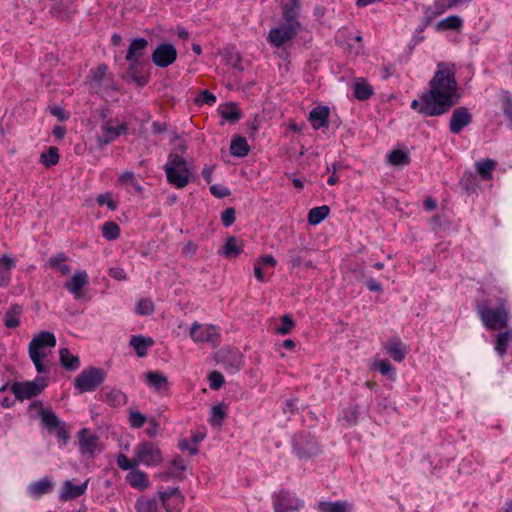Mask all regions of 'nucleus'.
Listing matches in <instances>:
<instances>
[{
    "mask_svg": "<svg viewBox=\"0 0 512 512\" xmlns=\"http://www.w3.org/2000/svg\"><path fill=\"white\" fill-rule=\"evenodd\" d=\"M290 263H291V269H294V268L302 265L304 263V260L300 255H298L294 252H291L290 253Z\"/></svg>",
    "mask_w": 512,
    "mask_h": 512,
    "instance_id": "obj_64",
    "label": "nucleus"
},
{
    "mask_svg": "<svg viewBox=\"0 0 512 512\" xmlns=\"http://www.w3.org/2000/svg\"><path fill=\"white\" fill-rule=\"evenodd\" d=\"M190 337L196 344L210 343L216 345L219 341L220 333L215 325L194 322L190 327Z\"/></svg>",
    "mask_w": 512,
    "mask_h": 512,
    "instance_id": "obj_9",
    "label": "nucleus"
},
{
    "mask_svg": "<svg viewBox=\"0 0 512 512\" xmlns=\"http://www.w3.org/2000/svg\"><path fill=\"white\" fill-rule=\"evenodd\" d=\"M68 257L64 253L53 255L48 260L50 268L57 270L61 275L65 276L71 272V267L67 263Z\"/></svg>",
    "mask_w": 512,
    "mask_h": 512,
    "instance_id": "obj_30",
    "label": "nucleus"
},
{
    "mask_svg": "<svg viewBox=\"0 0 512 512\" xmlns=\"http://www.w3.org/2000/svg\"><path fill=\"white\" fill-rule=\"evenodd\" d=\"M117 465L120 469L125 471H131L134 468H137L138 465L135 462L134 454L132 458L129 459L125 454H119L116 459Z\"/></svg>",
    "mask_w": 512,
    "mask_h": 512,
    "instance_id": "obj_50",
    "label": "nucleus"
},
{
    "mask_svg": "<svg viewBox=\"0 0 512 512\" xmlns=\"http://www.w3.org/2000/svg\"><path fill=\"white\" fill-rule=\"evenodd\" d=\"M52 431L55 432L59 442L61 445H66L68 443V440L70 438L69 431L67 429L66 424L63 422L58 427L53 429Z\"/></svg>",
    "mask_w": 512,
    "mask_h": 512,
    "instance_id": "obj_56",
    "label": "nucleus"
},
{
    "mask_svg": "<svg viewBox=\"0 0 512 512\" xmlns=\"http://www.w3.org/2000/svg\"><path fill=\"white\" fill-rule=\"evenodd\" d=\"M126 482L134 489L144 491L151 485L149 476L139 467L132 469L125 477Z\"/></svg>",
    "mask_w": 512,
    "mask_h": 512,
    "instance_id": "obj_19",
    "label": "nucleus"
},
{
    "mask_svg": "<svg viewBox=\"0 0 512 512\" xmlns=\"http://www.w3.org/2000/svg\"><path fill=\"white\" fill-rule=\"evenodd\" d=\"M15 266V261L8 256L0 258V285L6 286L10 280V271Z\"/></svg>",
    "mask_w": 512,
    "mask_h": 512,
    "instance_id": "obj_37",
    "label": "nucleus"
},
{
    "mask_svg": "<svg viewBox=\"0 0 512 512\" xmlns=\"http://www.w3.org/2000/svg\"><path fill=\"white\" fill-rule=\"evenodd\" d=\"M154 311L153 302L150 299L144 298L138 301L136 312L139 315H150Z\"/></svg>",
    "mask_w": 512,
    "mask_h": 512,
    "instance_id": "obj_53",
    "label": "nucleus"
},
{
    "mask_svg": "<svg viewBox=\"0 0 512 512\" xmlns=\"http://www.w3.org/2000/svg\"><path fill=\"white\" fill-rule=\"evenodd\" d=\"M79 451L82 456L94 458L102 451L99 437L89 429H82L78 434Z\"/></svg>",
    "mask_w": 512,
    "mask_h": 512,
    "instance_id": "obj_11",
    "label": "nucleus"
},
{
    "mask_svg": "<svg viewBox=\"0 0 512 512\" xmlns=\"http://www.w3.org/2000/svg\"><path fill=\"white\" fill-rule=\"evenodd\" d=\"M388 162L391 165L403 166L409 163V156L402 150H394L388 154Z\"/></svg>",
    "mask_w": 512,
    "mask_h": 512,
    "instance_id": "obj_47",
    "label": "nucleus"
},
{
    "mask_svg": "<svg viewBox=\"0 0 512 512\" xmlns=\"http://www.w3.org/2000/svg\"><path fill=\"white\" fill-rule=\"evenodd\" d=\"M133 454L138 467H157L164 460L159 444L148 440L138 442L133 448Z\"/></svg>",
    "mask_w": 512,
    "mask_h": 512,
    "instance_id": "obj_6",
    "label": "nucleus"
},
{
    "mask_svg": "<svg viewBox=\"0 0 512 512\" xmlns=\"http://www.w3.org/2000/svg\"><path fill=\"white\" fill-rule=\"evenodd\" d=\"M177 59V50L170 43L158 45L152 53V61L159 68L172 65Z\"/></svg>",
    "mask_w": 512,
    "mask_h": 512,
    "instance_id": "obj_13",
    "label": "nucleus"
},
{
    "mask_svg": "<svg viewBox=\"0 0 512 512\" xmlns=\"http://www.w3.org/2000/svg\"><path fill=\"white\" fill-rule=\"evenodd\" d=\"M196 100L199 103L213 105L216 102V96L210 93L208 90H203L200 92Z\"/></svg>",
    "mask_w": 512,
    "mask_h": 512,
    "instance_id": "obj_61",
    "label": "nucleus"
},
{
    "mask_svg": "<svg viewBox=\"0 0 512 512\" xmlns=\"http://www.w3.org/2000/svg\"><path fill=\"white\" fill-rule=\"evenodd\" d=\"M89 283V277L86 271L77 270L69 281L65 283V288L74 296L76 300L82 298V288Z\"/></svg>",
    "mask_w": 512,
    "mask_h": 512,
    "instance_id": "obj_16",
    "label": "nucleus"
},
{
    "mask_svg": "<svg viewBox=\"0 0 512 512\" xmlns=\"http://www.w3.org/2000/svg\"><path fill=\"white\" fill-rule=\"evenodd\" d=\"M494 167H495V163L490 159L482 160L480 162H477V164H476L478 173L485 180L491 178L492 171L494 170Z\"/></svg>",
    "mask_w": 512,
    "mask_h": 512,
    "instance_id": "obj_48",
    "label": "nucleus"
},
{
    "mask_svg": "<svg viewBox=\"0 0 512 512\" xmlns=\"http://www.w3.org/2000/svg\"><path fill=\"white\" fill-rule=\"evenodd\" d=\"M39 415L41 418L42 423L50 430L52 431L56 427H58L62 421L57 417V415L49 409L41 408L39 411Z\"/></svg>",
    "mask_w": 512,
    "mask_h": 512,
    "instance_id": "obj_38",
    "label": "nucleus"
},
{
    "mask_svg": "<svg viewBox=\"0 0 512 512\" xmlns=\"http://www.w3.org/2000/svg\"><path fill=\"white\" fill-rule=\"evenodd\" d=\"M384 350L396 362L403 361L408 352L405 344L397 337L389 339L384 345Z\"/></svg>",
    "mask_w": 512,
    "mask_h": 512,
    "instance_id": "obj_20",
    "label": "nucleus"
},
{
    "mask_svg": "<svg viewBox=\"0 0 512 512\" xmlns=\"http://www.w3.org/2000/svg\"><path fill=\"white\" fill-rule=\"evenodd\" d=\"M329 214V207L326 205L314 207L309 211L308 221L311 225H318Z\"/></svg>",
    "mask_w": 512,
    "mask_h": 512,
    "instance_id": "obj_41",
    "label": "nucleus"
},
{
    "mask_svg": "<svg viewBox=\"0 0 512 512\" xmlns=\"http://www.w3.org/2000/svg\"><path fill=\"white\" fill-rule=\"evenodd\" d=\"M149 427L146 429V434L149 437H155L159 433V425L155 419L148 420Z\"/></svg>",
    "mask_w": 512,
    "mask_h": 512,
    "instance_id": "obj_62",
    "label": "nucleus"
},
{
    "mask_svg": "<svg viewBox=\"0 0 512 512\" xmlns=\"http://www.w3.org/2000/svg\"><path fill=\"white\" fill-rule=\"evenodd\" d=\"M102 235L109 241L115 240L120 235V228L112 221L106 222L102 226Z\"/></svg>",
    "mask_w": 512,
    "mask_h": 512,
    "instance_id": "obj_46",
    "label": "nucleus"
},
{
    "mask_svg": "<svg viewBox=\"0 0 512 512\" xmlns=\"http://www.w3.org/2000/svg\"><path fill=\"white\" fill-rule=\"evenodd\" d=\"M47 386L46 379L36 377L32 381H16L10 385V391L19 401H24L38 396Z\"/></svg>",
    "mask_w": 512,
    "mask_h": 512,
    "instance_id": "obj_7",
    "label": "nucleus"
},
{
    "mask_svg": "<svg viewBox=\"0 0 512 512\" xmlns=\"http://www.w3.org/2000/svg\"><path fill=\"white\" fill-rule=\"evenodd\" d=\"M149 419L147 417L136 410L129 411V424L133 428H141Z\"/></svg>",
    "mask_w": 512,
    "mask_h": 512,
    "instance_id": "obj_51",
    "label": "nucleus"
},
{
    "mask_svg": "<svg viewBox=\"0 0 512 512\" xmlns=\"http://www.w3.org/2000/svg\"><path fill=\"white\" fill-rule=\"evenodd\" d=\"M105 401L113 407H119L126 404L127 396L119 389H111L106 393Z\"/></svg>",
    "mask_w": 512,
    "mask_h": 512,
    "instance_id": "obj_42",
    "label": "nucleus"
},
{
    "mask_svg": "<svg viewBox=\"0 0 512 512\" xmlns=\"http://www.w3.org/2000/svg\"><path fill=\"white\" fill-rule=\"evenodd\" d=\"M22 307L19 305H11L4 316V324L7 328H16L20 324V316Z\"/></svg>",
    "mask_w": 512,
    "mask_h": 512,
    "instance_id": "obj_36",
    "label": "nucleus"
},
{
    "mask_svg": "<svg viewBox=\"0 0 512 512\" xmlns=\"http://www.w3.org/2000/svg\"><path fill=\"white\" fill-rule=\"evenodd\" d=\"M106 378V373L100 368L84 369L74 381L75 388L79 393L95 390Z\"/></svg>",
    "mask_w": 512,
    "mask_h": 512,
    "instance_id": "obj_8",
    "label": "nucleus"
},
{
    "mask_svg": "<svg viewBox=\"0 0 512 512\" xmlns=\"http://www.w3.org/2000/svg\"><path fill=\"white\" fill-rule=\"evenodd\" d=\"M210 192L217 198H225L230 195V190L221 184L211 185Z\"/></svg>",
    "mask_w": 512,
    "mask_h": 512,
    "instance_id": "obj_58",
    "label": "nucleus"
},
{
    "mask_svg": "<svg viewBox=\"0 0 512 512\" xmlns=\"http://www.w3.org/2000/svg\"><path fill=\"white\" fill-rule=\"evenodd\" d=\"M461 98L455 78L454 65L439 63L429 82V90L420 99H415L411 107L425 116H439L450 110Z\"/></svg>",
    "mask_w": 512,
    "mask_h": 512,
    "instance_id": "obj_1",
    "label": "nucleus"
},
{
    "mask_svg": "<svg viewBox=\"0 0 512 512\" xmlns=\"http://www.w3.org/2000/svg\"><path fill=\"white\" fill-rule=\"evenodd\" d=\"M89 479H87L85 482H83L80 485L74 484L71 480H66L63 483V486L61 488V492L59 495V498L61 501H69L76 499L83 495L88 487Z\"/></svg>",
    "mask_w": 512,
    "mask_h": 512,
    "instance_id": "obj_17",
    "label": "nucleus"
},
{
    "mask_svg": "<svg viewBox=\"0 0 512 512\" xmlns=\"http://www.w3.org/2000/svg\"><path fill=\"white\" fill-rule=\"evenodd\" d=\"M147 386L155 392H165L169 389L168 378L160 371H148L144 375Z\"/></svg>",
    "mask_w": 512,
    "mask_h": 512,
    "instance_id": "obj_18",
    "label": "nucleus"
},
{
    "mask_svg": "<svg viewBox=\"0 0 512 512\" xmlns=\"http://www.w3.org/2000/svg\"><path fill=\"white\" fill-rule=\"evenodd\" d=\"M294 326L293 320L289 316L281 318V324L276 328V332L280 335H285L291 331Z\"/></svg>",
    "mask_w": 512,
    "mask_h": 512,
    "instance_id": "obj_57",
    "label": "nucleus"
},
{
    "mask_svg": "<svg viewBox=\"0 0 512 512\" xmlns=\"http://www.w3.org/2000/svg\"><path fill=\"white\" fill-rule=\"evenodd\" d=\"M472 122V114L466 107H458L453 110L449 129L453 134H459L465 127Z\"/></svg>",
    "mask_w": 512,
    "mask_h": 512,
    "instance_id": "obj_15",
    "label": "nucleus"
},
{
    "mask_svg": "<svg viewBox=\"0 0 512 512\" xmlns=\"http://www.w3.org/2000/svg\"><path fill=\"white\" fill-rule=\"evenodd\" d=\"M476 310L483 326L489 330H501L509 324L510 309L502 296L496 297L495 302L490 298L479 302Z\"/></svg>",
    "mask_w": 512,
    "mask_h": 512,
    "instance_id": "obj_3",
    "label": "nucleus"
},
{
    "mask_svg": "<svg viewBox=\"0 0 512 512\" xmlns=\"http://www.w3.org/2000/svg\"><path fill=\"white\" fill-rule=\"evenodd\" d=\"M221 220L225 227H229L235 221V211L233 208H228L221 214Z\"/></svg>",
    "mask_w": 512,
    "mask_h": 512,
    "instance_id": "obj_60",
    "label": "nucleus"
},
{
    "mask_svg": "<svg viewBox=\"0 0 512 512\" xmlns=\"http://www.w3.org/2000/svg\"><path fill=\"white\" fill-rule=\"evenodd\" d=\"M158 497L167 512H178L183 504L184 497L176 487H169L158 492Z\"/></svg>",
    "mask_w": 512,
    "mask_h": 512,
    "instance_id": "obj_14",
    "label": "nucleus"
},
{
    "mask_svg": "<svg viewBox=\"0 0 512 512\" xmlns=\"http://www.w3.org/2000/svg\"><path fill=\"white\" fill-rule=\"evenodd\" d=\"M40 161L45 167L56 165L59 161L58 149L51 146L46 152L41 154Z\"/></svg>",
    "mask_w": 512,
    "mask_h": 512,
    "instance_id": "obj_45",
    "label": "nucleus"
},
{
    "mask_svg": "<svg viewBox=\"0 0 512 512\" xmlns=\"http://www.w3.org/2000/svg\"><path fill=\"white\" fill-rule=\"evenodd\" d=\"M298 15V1L289 0V2L283 6L281 22L269 32L268 40L272 45L275 47H281L298 34L301 29Z\"/></svg>",
    "mask_w": 512,
    "mask_h": 512,
    "instance_id": "obj_2",
    "label": "nucleus"
},
{
    "mask_svg": "<svg viewBox=\"0 0 512 512\" xmlns=\"http://www.w3.org/2000/svg\"><path fill=\"white\" fill-rule=\"evenodd\" d=\"M319 512H353L354 505L348 501H323L317 505Z\"/></svg>",
    "mask_w": 512,
    "mask_h": 512,
    "instance_id": "obj_23",
    "label": "nucleus"
},
{
    "mask_svg": "<svg viewBox=\"0 0 512 512\" xmlns=\"http://www.w3.org/2000/svg\"><path fill=\"white\" fill-rule=\"evenodd\" d=\"M185 469V464L181 459H174L169 465L168 473L172 477H181Z\"/></svg>",
    "mask_w": 512,
    "mask_h": 512,
    "instance_id": "obj_52",
    "label": "nucleus"
},
{
    "mask_svg": "<svg viewBox=\"0 0 512 512\" xmlns=\"http://www.w3.org/2000/svg\"><path fill=\"white\" fill-rule=\"evenodd\" d=\"M463 26V20L457 15H450L444 19H441L435 24V30L438 32L443 31H458Z\"/></svg>",
    "mask_w": 512,
    "mask_h": 512,
    "instance_id": "obj_29",
    "label": "nucleus"
},
{
    "mask_svg": "<svg viewBox=\"0 0 512 512\" xmlns=\"http://www.w3.org/2000/svg\"><path fill=\"white\" fill-rule=\"evenodd\" d=\"M135 509L137 512H159L156 499L140 498L136 501Z\"/></svg>",
    "mask_w": 512,
    "mask_h": 512,
    "instance_id": "obj_44",
    "label": "nucleus"
},
{
    "mask_svg": "<svg viewBox=\"0 0 512 512\" xmlns=\"http://www.w3.org/2000/svg\"><path fill=\"white\" fill-rule=\"evenodd\" d=\"M107 66L100 65L95 70L91 71L89 81L91 86L99 90L107 82Z\"/></svg>",
    "mask_w": 512,
    "mask_h": 512,
    "instance_id": "obj_33",
    "label": "nucleus"
},
{
    "mask_svg": "<svg viewBox=\"0 0 512 512\" xmlns=\"http://www.w3.org/2000/svg\"><path fill=\"white\" fill-rule=\"evenodd\" d=\"M243 248V241L231 236L225 241L221 253L226 258H234L243 252Z\"/></svg>",
    "mask_w": 512,
    "mask_h": 512,
    "instance_id": "obj_28",
    "label": "nucleus"
},
{
    "mask_svg": "<svg viewBox=\"0 0 512 512\" xmlns=\"http://www.w3.org/2000/svg\"><path fill=\"white\" fill-rule=\"evenodd\" d=\"M148 45V41L144 38L134 39L127 51L126 60L130 61V69L134 68V65L139 62V59L143 55V51Z\"/></svg>",
    "mask_w": 512,
    "mask_h": 512,
    "instance_id": "obj_21",
    "label": "nucleus"
},
{
    "mask_svg": "<svg viewBox=\"0 0 512 512\" xmlns=\"http://www.w3.org/2000/svg\"><path fill=\"white\" fill-rule=\"evenodd\" d=\"M373 368L377 369L382 375L390 376V377L392 375H394V368L386 360L376 361L373 364Z\"/></svg>",
    "mask_w": 512,
    "mask_h": 512,
    "instance_id": "obj_54",
    "label": "nucleus"
},
{
    "mask_svg": "<svg viewBox=\"0 0 512 512\" xmlns=\"http://www.w3.org/2000/svg\"><path fill=\"white\" fill-rule=\"evenodd\" d=\"M227 416V406L223 403L214 405L211 408L209 423L213 427H221Z\"/></svg>",
    "mask_w": 512,
    "mask_h": 512,
    "instance_id": "obj_34",
    "label": "nucleus"
},
{
    "mask_svg": "<svg viewBox=\"0 0 512 512\" xmlns=\"http://www.w3.org/2000/svg\"><path fill=\"white\" fill-rule=\"evenodd\" d=\"M303 505V501L289 491H280L273 495L274 512H296Z\"/></svg>",
    "mask_w": 512,
    "mask_h": 512,
    "instance_id": "obj_12",
    "label": "nucleus"
},
{
    "mask_svg": "<svg viewBox=\"0 0 512 512\" xmlns=\"http://www.w3.org/2000/svg\"><path fill=\"white\" fill-rule=\"evenodd\" d=\"M329 108L326 106H317L313 108L309 115V120L314 129H320L328 126Z\"/></svg>",
    "mask_w": 512,
    "mask_h": 512,
    "instance_id": "obj_24",
    "label": "nucleus"
},
{
    "mask_svg": "<svg viewBox=\"0 0 512 512\" xmlns=\"http://www.w3.org/2000/svg\"><path fill=\"white\" fill-rule=\"evenodd\" d=\"M129 344L139 357H144L147 355L148 349L154 345V340L151 337L133 335Z\"/></svg>",
    "mask_w": 512,
    "mask_h": 512,
    "instance_id": "obj_27",
    "label": "nucleus"
},
{
    "mask_svg": "<svg viewBox=\"0 0 512 512\" xmlns=\"http://www.w3.org/2000/svg\"><path fill=\"white\" fill-rule=\"evenodd\" d=\"M167 180L177 188L185 187L190 181V170L186 160L174 153L168 156L164 166Z\"/></svg>",
    "mask_w": 512,
    "mask_h": 512,
    "instance_id": "obj_5",
    "label": "nucleus"
},
{
    "mask_svg": "<svg viewBox=\"0 0 512 512\" xmlns=\"http://www.w3.org/2000/svg\"><path fill=\"white\" fill-rule=\"evenodd\" d=\"M52 490V482L44 477L38 481L31 482L27 486V494L30 498L39 499Z\"/></svg>",
    "mask_w": 512,
    "mask_h": 512,
    "instance_id": "obj_22",
    "label": "nucleus"
},
{
    "mask_svg": "<svg viewBox=\"0 0 512 512\" xmlns=\"http://www.w3.org/2000/svg\"><path fill=\"white\" fill-rule=\"evenodd\" d=\"M277 260L272 255H265L255 260L254 263V276L259 282H266L267 279L264 275V270L267 267H275Z\"/></svg>",
    "mask_w": 512,
    "mask_h": 512,
    "instance_id": "obj_26",
    "label": "nucleus"
},
{
    "mask_svg": "<svg viewBox=\"0 0 512 512\" xmlns=\"http://www.w3.org/2000/svg\"><path fill=\"white\" fill-rule=\"evenodd\" d=\"M56 346V337L53 333L44 331L33 337L29 343L28 353L39 374H49L51 363L49 356Z\"/></svg>",
    "mask_w": 512,
    "mask_h": 512,
    "instance_id": "obj_4",
    "label": "nucleus"
},
{
    "mask_svg": "<svg viewBox=\"0 0 512 512\" xmlns=\"http://www.w3.org/2000/svg\"><path fill=\"white\" fill-rule=\"evenodd\" d=\"M218 111L222 119L229 122H236L241 117L239 109L232 103L219 107Z\"/></svg>",
    "mask_w": 512,
    "mask_h": 512,
    "instance_id": "obj_43",
    "label": "nucleus"
},
{
    "mask_svg": "<svg viewBox=\"0 0 512 512\" xmlns=\"http://www.w3.org/2000/svg\"><path fill=\"white\" fill-rule=\"evenodd\" d=\"M230 151L233 156L244 157L249 152L247 140L244 137H236L232 140Z\"/></svg>",
    "mask_w": 512,
    "mask_h": 512,
    "instance_id": "obj_39",
    "label": "nucleus"
},
{
    "mask_svg": "<svg viewBox=\"0 0 512 512\" xmlns=\"http://www.w3.org/2000/svg\"><path fill=\"white\" fill-rule=\"evenodd\" d=\"M117 184L124 187L129 193L132 191L141 193L143 190V187L132 171H125L121 173L117 179Z\"/></svg>",
    "mask_w": 512,
    "mask_h": 512,
    "instance_id": "obj_25",
    "label": "nucleus"
},
{
    "mask_svg": "<svg viewBox=\"0 0 512 512\" xmlns=\"http://www.w3.org/2000/svg\"><path fill=\"white\" fill-rule=\"evenodd\" d=\"M109 274L112 278L119 280V281L126 279V274H125L124 270L121 268H118V267L111 268L109 271Z\"/></svg>",
    "mask_w": 512,
    "mask_h": 512,
    "instance_id": "obj_63",
    "label": "nucleus"
},
{
    "mask_svg": "<svg viewBox=\"0 0 512 512\" xmlns=\"http://www.w3.org/2000/svg\"><path fill=\"white\" fill-rule=\"evenodd\" d=\"M60 362L63 367L69 370H75L79 367V358L70 353L67 348H61L59 351Z\"/></svg>",
    "mask_w": 512,
    "mask_h": 512,
    "instance_id": "obj_40",
    "label": "nucleus"
},
{
    "mask_svg": "<svg viewBox=\"0 0 512 512\" xmlns=\"http://www.w3.org/2000/svg\"><path fill=\"white\" fill-rule=\"evenodd\" d=\"M221 360L231 370H239L242 366V357L238 351H221Z\"/></svg>",
    "mask_w": 512,
    "mask_h": 512,
    "instance_id": "obj_35",
    "label": "nucleus"
},
{
    "mask_svg": "<svg viewBox=\"0 0 512 512\" xmlns=\"http://www.w3.org/2000/svg\"><path fill=\"white\" fill-rule=\"evenodd\" d=\"M510 343H512V330H505L496 334L494 349L499 356L503 357Z\"/></svg>",
    "mask_w": 512,
    "mask_h": 512,
    "instance_id": "obj_31",
    "label": "nucleus"
},
{
    "mask_svg": "<svg viewBox=\"0 0 512 512\" xmlns=\"http://www.w3.org/2000/svg\"><path fill=\"white\" fill-rule=\"evenodd\" d=\"M502 110L512 127V95L507 91L502 94Z\"/></svg>",
    "mask_w": 512,
    "mask_h": 512,
    "instance_id": "obj_49",
    "label": "nucleus"
},
{
    "mask_svg": "<svg viewBox=\"0 0 512 512\" xmlns=\"http://www.w3.org/2000/svg\"><path fill=\"white\" fill-rule=\"evenodd\" d=\"M101 134L97 140L100 145H107L115 141L120 135L127 132V125L118 119L105 120L101 127Z\"/></svg>",
    "mask_w": 512,
    "mask_h": 512,
    "instance_id": "obj_10",
    "label": "nucleus"
},
{
    "mask_svg": "<svg viewBox=\"0 0 512 512\" xmlns=\"http://www.w3.org/2000/svg\"><path fill=\"white\" fill-rule=\"evenodd\" d=\"M97 203L101 206L106 205L110 210H116L117 204L110 192H105L97 197Z\"/></svg>",
    "mask_w": 512,
    "mask_h": 512,
    "instance_id": "obj_55",
    "label": "nucleus"
},
{
    "mask_svg": "<svg viewBox=\"0 0 512 512\" xmlns=\"http://www.w3.org/2000/svg\"><path fill=\"white\" fill-rule=\"evenodd\" d=\"M354 96L360 100L364 101L369 99L373 94V89L371 85L363 78H358L355 80L353 85Z\"/></svg>",
    "mask_w": 512,
    "mask_h": 512,
    "instance_id": "obj_32",
    "label": "nucleus"
},
{
    "mask_svg": "<svg viewBox=\"0 0 512 512\" xmlns=\"http://www.w3.org/2000/svg\"><path fill=\"white\" fill-rule=\"evenodd\" d=\"M210 388L217 390L224 383V377L221 373L214 371L209 376Z\"/></svg>",
    "mask_w": 512,
    "mask_h": 512,
    "instance_id": "obj_59",
    "label": "nucleus"
}]
</instances>
